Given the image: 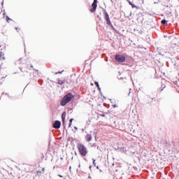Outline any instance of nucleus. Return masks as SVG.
<instances>
[{
  "mask_svg": "<svg viewBox=\"0 0 179 179\" xmlns=\"http://www.w3.org/2000/svg\"><path fill=\"white\" fill-rule=\"evenodd\" d=\"M65 117H66V112H63L62 114V121L63 122V125H65Z\"/></svg>",
  "mask_w": 179,
  "mask_h": 179,
  "instance_id": "423d86ee",
  "label": "nucleus"
},
{
  "mask_svg": "<svg viewBox=\"0 0 179 179\" xmlns=\"http://www.w3.org/2000/svg\"><path fill=\"white\" fill-rule=\"evenodd\" d=\"M6 22H7L8 23H9V20H12V19H10V18L9 17V16L6 15Z\"/></svg>",
  "mask_w": 179,
  "mask_h": 179,
  "instance_id": "2eb2a0df",
  "label": "nucleus"
},
{
  "mask_svg": "<svg viewBox=\"0 0 179 179\" xmlns=\"http://www.w3.org/2000/svg\"><path fill=\"white\" fill-rule=\"evenodd\" d=\"M73 98H75V95L72 94V93L69 92L66 94L60 101V106L63 107L66 106L69 101H71Z\"/></svg>",
  "mask_w": 179,
  "mask_h": 179,
  "instance_id": "f257e3e1",
  "label": "nucleus"
},
{
  "mask_svg": "<svg viewBox=\"0 0 179 179\" xmlns=\"http://www.w3.org/2000/svg\"><path fill=\"white\" fill-rule=\"evenodd\" d=\"M74 128H75V129L78 130V127H75Z\"/></svg>",
  "mask_w": 179,
  "mask_h": 179,
  "instance_id": "473e14b6",
  "label": "nucleus"
},
{
  "mask_svg": "<svg viewBox=\"0 0 179 179\" xmlns=\"http://www.w3.org/2000/svg\"><path fill=\"white\" fill-rule=\"evenodd\" d=\"M77 148L79 150L80 155L81 156L85 157L86 155H87V148L85 146V145L82 143H78L77 145Z\"/></svg>",
  "mask_w": 179,
  "mask_h": 179,
  "instance_id": "f03ea898",
  "label": "nucleus"
},
{
  "mask_svg": "<svg viewBox=\"0 0 179 179\" xmlns=\"http://www.w3.org/2000/svg\"><path fill=\"white\" fill-rule=\"evenodd\" d=\"M120 152H125V148H122L120 149Z\"/></svg>",
  "mask_w": 179,
  "mask_h": 179,
  "instance_id": "4be33fe9",
  "label": "nucleus"
},
{
  "mask_svg": "<svg viewBox=\"0 0 179 179\" xmlns=\"http://www.w3.org/2000/svg\"><path fill=\"white\" fill-rule=\"evenodd\" d=\"M78 167H80V164L78 165Z\"/></svg>",
  "mask_w": 179,
  "mask_h": 179,
  "instance_id": "37998d69",
  "label": "nucleus"
},
{
  "mask_svg": "<svg viewBox=\"0 0 179 179\" xmlns=\"http://www.w3.org/2000/svg\"><path fill=\"white\" fill-rule=\"evenodd\" d=\"M92 160H93V164L96 167V159H94V158H92Z\"/></svg>",
  "mask_w": 179,
  "mask_h": 179,
  "instance_id": "aec40b11",
  "label": "nucleus"
},
{
  "mask_svg": "<svg viewBox=\"0 0 179 179\" xmlns=\"http://www.w3.org/2000/svg\"><path fill=\"white\" fill-rule=\"evenodd\" d=\"M96 169L99 170V166H96Z\"/></svg>",
  "mask_w": 179,
  "mask_h": 179,
  "instance_id": "c9c22d12",
  "label": "nucleus"
},
{
  "mask_svg": "<svg viewBox=\"0 0 179 179\" xmlns=\"http://www.w3.org/2000/svg\"><path fill=\"white\" fill-rule=\"evenodd\" d=\"M63 179H66V178H64Z\"/></svg>",
  "mask_w": 179,
  "mask_h": 179,
  "instance_id": "5fc2aeb1",
  "label": "nucleus"
},
{
  "mask_svg": "<svg viewBox=\"0 0 179 179\" xmlns=\"http://www.w3.org/2000/svg\"><path fill=\"white\" fill-rule=\"evenodd\" d=\"M43 170H44V168H43Z\"/></svg>",
  "mask_w": 179,
  "mask_h": 179,
  "instance_id": "6e6d98bb",
  "label": "nucleus"
},
{
  "mask_svg": "<svg viewBox=\"0 0 179 179\" xmlns=\"http://www.w3.org/2000/svg\"><path fill=\"white\" fill-rule=\"evenodd\" d=\"M0 57L2 59H5V54L2 52H0Z\"/></svg>",
  "mask_w": 179,
  "mask_h": 179,
  "instance_id": "ddd939ff",
  "label": "nucleus"
},
{
  "mask_svg": "<svg viewBox=\"0 0 179 179\" xmlns=\"http://www.w3.org/2000/svg\"><path fill=\"white\" fill-rule=\"evenodd\" d=\"M73 118L70 119V120H69V127H72V122H73Z\"/></svg>",
  "mask_w": 179,
  "mask_h": 179,
  "instance_id": "4468645a",
  "label": "nucleus"
},
{
  "mask_svg": "<svg viewBox=\"0 0 179 179\" xmlns=\"http://www.w3.org/2000/svg\"><path fill=\"white\" fill-rule=\"evenodd\" d=\"M38 173H41V171H38Z\"/></svg>",
  "mask_w": 179,
  "mask_h": 179,
  "instance_id": "603ef678",
  "label": "nucleus"
},
{
  "mask_svg": "<svg viewBox=\"0 0 179 179\" xmlns=\"http://www.w3.org/2000/svg\"><path fill=\"white\" fill-rule=\"evenodd\" d=\"M99 115H100V117H106V115L104 113H102V114H101Z\"/></svg>",
  "mask_w": 179,
  "mask_h": 179,
  "instance_id": "393cba45",
  "label": "nucleus"
},
{
  "mask_svg": "<svg viewBox=\"0 0 179 179\" xmlns=\"http://www.w3.org/2000/svg\"><path fill=\"white\" fill-rule=\"evenodd\" d=\"M95 85L96 86V87H99L100 86V85L99 84V82L96 81L94 83Z\"/></svg>",
  "mask_w": 179,
  "mask_h": 179,
  "instance_id": "6ab92c4d",
  "label": "nucleus"
},
{
  "mask_svg": "<svg viewBox=\"0 0 179 179\" xmlns=\"http://www.w3.org/2000/svg\"><path fill=\"white\" fill-rule=\"evenodd\" d=\"M131 89L130 88V89H129V94H128V96H129V94H131Z\"/></svg>",
  "mask_w": 179,
  "mask_h": 179,
  "instance_id": "bb28decb",
  "label": "nucleus"
},
{
  "mask_svg": "<svg viewBox=\"0 0 179 179\" xmlns=\"http://www.w3.org/2000/svg\"><path fill=\"white\" fill-rule=\"evenodd\" d=\"M90 169H92V166H90Z\"/></svg>",
  "mask_w": 179,
  "mask_h": 179,
  "instance_id": "ea45409f",
  "label": "nucleus"
},
{
  "mask_svg": "<svg viewBox=\"0 0 179 179\" xmlns=\"http://www.w3.org/2000/svg\"><path fill=\"white\" fill-rule=\"evenodd\" d=\"M112 106L113 107V108H116L117 107H118V106H117L116 104L113 105Z\"/></svg>",
  "mask_w": 179,
  "mask_h": 179,
  "instance_id": "b1692460",
  "label": "nucleus"
},
{
  "mask_svg": "<svg viewBox=\"0 0 179 179\" xmlns=\"http://www.w3.org/2000/svg\"><path fill=\"white\" fill-rule=\"evenodd\" d=\"M103 99H106V96H103Z\"/></svg>",
  "mask_w": 179,
  "mask_h": 179,
  "instance_id": "a18cd8bd",
  "label": "nucleus"
},
{
  "mask_svg": "<svg viewBox=\"0 0 179 179\" xmlns=\"http://www.w3.org/2000/svg\"><path fill=\"white\" fill-rule=\"evenodd\" d=\"M160 1H162V0H158L157 2L155 1L154 3H158L159 2H160Z\"/></svg>",
  "mask_w": 179,
  "mask_h": 179,
  "instance_id": "c85d7f7f",
  "label": "nucleus"
},
{
  "mask_svg": "<svg viewBox=\"0 0 179 179\" xmlns=\"http://www.w3.org/2000/svg\"><path fill=\"white\" fill-rule=\"evenodd\" d=\"M98 87V90H99V92H101V88H100V85Z\"/></svg>",
  "mask_w": 179,
  "mask_h": 179,
  "instance_id": "a878e982",
  "label": "nucleus"
},
{
  "mask_svg": "<svg viewBox=\"0 0 179 179\" xmlns=\"http://www.w3.org/2000/svg\"><path fill=\"white\" fill-rule=\"evenodd\" d=\"M88 178H90V176H89Z\"/></svg>",
  "mask_w": 179,
  "mask_h": 179,
  "instance_id": "864d4df0",
  "label": "nucleus"
},
{
  "mask_svg": "<svg viewBox=\"0 0 179 179\" xmlns=\"http://www.w3.org/2000/svg\"><path fill=\"white\" fill-rule=\"evenodd\" d=\"M115 59L117 61V62H124L126 57L124 55H117Z\"/></svg>",
  "mask_w": 179,
  "mask_h": 179,
  "instance_id": "7ed1b4c3",
  "label": "nucleus"
},
{
  "mask_svg": "<svg viewBox=\"0 0 179 179\" xmlns=\"http://www.w3.org/2000/svg\"><path fill=\"white\" fill-rule=\"evenodd\" d=\"M97 149H99V146H97Z\"/></svg>",
  "mask_w": 179,
  "mask_h": 179,
  "instance_id": "8fccbe9b",
  "label": "nucleus"
},
{
  "mask_svg": "<svg viewBox=\"0 0 179 179\" xmlns=\"http://www.w3.org/2000/svg\"><path fill=\"white\" fill-rule=\"evenodd\" d=\"M57 83H58V85H64V83H65V81H64V80H61V79H58L57 80Z\"/></svg>",
  "mask_w": 179,
  "mask_h": 179,
  "instance_id": "9d476101",
  "label": "nucleus"
},
{
  "mask_svg": "<svg viewBox=\"0 0 179 179\" xmlns=\"http://www.w3.org/2000/svg\"><path fill=\"white\" fill-rule=\"evenodd\" d=\"M53 169H55V166H54Z\"/></svg>",
  "mask_w": 179,
  "mask_h": 179,
  "instance_id": "3c124183",
  "label": "nucleus"
},
{
  "mask_svg": "<svg viewBox=\"0 0 179 179\" xmlns=\"http://www.w3.org/2000/svg\"><path fill=\"white\" fill-rule=\"evenodd\" d=\"M64 72V71H59V72H56L55 73V75H58V73H62Z\"/></svg>",
  "mask_w": 179,
  "mask_h": 179,
  "instance_id": "412c9836",
  "label": "nucleus"
},
{
  "mask_svg": "<svg viewBox=\"0 0 179 179\" xmlns=\"http://www.w3.org/2000/svg\"><path fill=\"white\" fill-rule=\"evenodd\" d=\"M34 71H35V72H37V73H38V70H37V69H35Z\"/></svg>",
  "mask_w": 179,
  "mask_h": 179,
  "instance_id": "2f4dec72",
  "label": "nucleus"
},
{
  "mask_svg": "<svg viewBox=\"0 0 179 179\" xmlns=\"http://www.w3.org/2000/svg\"><path fill=\"white\" fill-rule=\"evenodd\" d=\"M1 5H3V2L1 3Z\"/></svg>",
  "mask_w": 179,
  "mask_h": 179,
  "instance_id": "a19ab883",
  "label": "nucleus"
},
{
  "mask_svg": "<svg viewBox=\"0 0 179 179\" xmlns=\"http://www.w3.org/2000/svg\"><path fill=\"white\" fill-rule=\"evenodd\" d=\"M18 29H19V28L16 27V28H15V30H18Z\"/></svg>",
  "mask_w": 179,
  "mask_h": 179,
  "instance_id": "f704fd0d",
  "label": "nucleus"
},
{
  "mask_svg": "<svg viewBox=\"0 0 179 179\" xmlns=\"http://www.w3.org/2000/svg\"><path fill=\"white\" fill-rule=\"evenodd\" d=\"M100 173H101V171H103L101 169L99 170Z\"/></svg>",
  "mask_w": 179,
  "mask_h": 179,
  "instance_id": "e433bc0d",
  "label": "nucleus"
},
{
  "mask_svg": "<svg viewBox=\"0 0 179 179\" xmlns=\"http://www.w3.org/2000/svg\"><path fill=\"white\" fill-rule=\"evenodd\" d=\"M92 7V8L90 10V12H91V13H94L97 9V0H94Z\"/></svg>",
  "mask_w": 179,
  "mask_h": 179,
  "instance_id": "20e7f679",
  "label": "nucleus"
},
{
  "mask_svg": "<svg viewBox=\"0 0 179 179\" xmlns=\"http://www.w3.org/2000/svg\"><path fill=\"white\" fill-rule=\"evenodd\" d=\"M5 78V77H2V79H4Z\"/></svg>",
  "mask_w": 179,
  "mask_h": 179,
  "instance_id": "79ce46f5",
  "label": "nucleus"
},
{
  "mask_svg": "<svg viewBox=\"0 0 179 179\" xmlns=\"http://www.w3.org/2000/svg\"><path fill=\"white\" fill-rule=\"evenodd\" d=\"M166 6V8H169V6Z\"/></svg>",
  "mask_w": 179,
  "mask_h": 179,
  "instance_id": "c03bdc74",
  "label": "nucleus"
},
{
  "mask_svg": "<svg viewBox=\"0 0 179 179\" xmlns=\"http://www.w3.org/2000/svg\"><path fill=\"white\" fill-rule=\"evenodd\" d=\"M69 170L71 171V170H72V166H69Z\"/></svg>",
  "mask_w": 179,
  "mask_h": 179,
  "instance_id": "7c9ffc66",
  "label": "nucleus"
},
{
  "mask_svg": "<svg viewBox=\"0 0 179 179\" xmlns=\"http://www.w3.org/2000/svg\"><path fill=\"white\" fill-rule=\"evenodd\" d=\"M127 1L129 3V5H132V1H131L129 0H127Z\"/></svg>",
  "mask_w": 179,
  "mask_h": 179,
  "instance_id": "5701e85b",
  "label": "nucleus"
},
{
  "mask_svg": "<svg viewBox=\"0 0 179 179\" xmlns=\"http://www.w3.org/2000/svg\"><path fill=\"white\" fill-rule=\"evenodd\" d=\"M106 21V24H108V26H111V20H110V18H108L106 20H105Z\"/></svg>",
  "mask_w": 179,
  "mask_h": 179,
  "instance_id": "9b49d317",
  "label": "nucleus"
},
{
  "mask_svg": "<svg viewBox=\"0 0 179 179\" xmlns=\"http://www.w3.org/2000/svg\"><path fill=\"white\" fill-rule=\"evenodd\" d=\"M84 160H85V161H86V158H85V159H84Z\"/></svg>",
  "mask_w": 179,
  "mask_h": 179,
  "instance_id": "09e8293b",
  "label": "nucleus"
},
{
  "mask_svg": "<svg viewBox=\"0 0 179 179\" xmlns=\"http://www.w3.org/2000/svg\"><path fill=\"white\" fill-rule=\"evenodd\" d=\"M111 27V28L113 29V30L115 31V33H117V34H120V31L117 29H115V28L114 27V26H113V24H111V25H109Z\"/></svg>",
  "mask_w": 179,
  "mask_h": 179,
  "instance_id": "1a4fd4ad",
  "label": "nucleus"
},
{
  "mask_svg": "<svg viewBox=\"0 0 179 179\" xmlns=\"http://www.w3.org/2000/svg\"><path fill=\"white\" fill-rule=\"evenodd\" d=\"M166 87V85H162L161 87V92H163V89Z\"/></svg>",
  "mask_w": 179,
  "mask_h": 179,
  "instance_id": "a211bd4d",
  "label": "nucleus"
},
{
  "mask_svg": "<svg viewBox=\"0 0 179 179\" xmlns=\"http://www.w3.org/2000/svg\"><path fill=\"white\" fill-rule=\"evenodd\" d=\"M60 159H61V160H63L64 158L61 157Z\"/></svg>",
  "mask_w": 179,
  "mask_h": 179,
  "instance_id": "58836bf2",
  "label": "nucleus"
},
{
  "mask_svg": "<svg viewBox=\"0 0 179 179\" xmlns=\"http://www.w3.org/2000/svg\"><path fill=\"white\" fill-rule=\"evenodd\" d=\"M20 61H22V59H20L18 61H17V62H15V65H17V64H21L20 62Z\"/></svg>",
  "mask_w": 179,
  "mask_h": 179,
  "instance_id": "f3484780",
  "label": "nucleus"
},
{
  "mask_svg": "<svg viewBox=\"0 0 179 179\" xmlns=\"http://www.w3.org/2000/svg\"><path fill=\"white\" fill-rule=\"evenodd\" d=\"M97 17L99 19V20H101V17H100L99 15H97Z\"/></svg>",
  "mask_w": 179,
  "mask_h": 179,
  "instance_id": "c756f323",
  "label": "nucleus"
},
{
  "mask_svg": "<svg viewBox=\"0 0 179 179\" xmlns=\"http://www.w3.org/2000/svg\"><path fill=\"white\" fill-rule=\"evenodd\" d=\"M109 100H110V101H111V100H112V99H110Z\"/></svg>",
  "mask_w": 179,
  "mask_h": 179,
  "instance_id": "49530a36",
  "label": "nucleus"
},
{
  "mask_svg": "<svg viewBox=\"0 0 179 179\" xmlns=\"http://www.w3.org/2000/svg\"><path fill=\"white\" fill-rule=\"evenodd\" d=\"M22 68H23V67H22V66H20V69L22 71Z\"/></svg>",
  "mask_w": 179,
  "mask_h": 179,
  "instance_id": "72a5a7b5",
  "label": "nucleus"
},
{
  "mask_svg": "<svg viewBox=\"0 0 179 179\" xmlns=\"http://www.w3.org/2000/svg\"><path fill=\"white\" fill-rule=\"evenodd\" d=\"M85 141L87 142H90V141H92V134H87L85 136Z\"/></svg>",
  "mask_w": 179,
  "mask_h": 179,
  "instance_id": "0eeeda50",
  "label": "nucleus"
},
{
  "mask_svg": "<svg viewBox=\"0 0 179 179\" xmlns=\"http://www.w3.org/2000/svg\"><path fill=\"white\" fill-rule=\"evenodd\" d=\"M103 15H104V19L105 20L106 19H109L110 16L108 15V13H107V11H106V10L103 9Z\"/></svg>",
  "mask_w": 179,
  "mask_h": 179,
  "instance_id": "6e6552de",
  "label": "nucleus"
},
{
  "mask_svg": "<svg viewBox=\"0 0 179 179\" xmlns=\"http://www.w3.org/2000/svg\"><path fill=\"white\" fill-rule=\"evenodd\" d=\"M58 176V177H60L61 178H62V177H64L62 175H57Z\"/></svg>",
  "mask_w": 179,
  "mask_h": 179,
  "instance_id": "cd10ccee",
  "label": "nucleus"
},
{
  "mask_svg": "<svg viewBox=\"0 0 179 179\" xmlns=\"http://www.w3.org/2000/svg\"><path fill=\"white\" fill-rule=\"evenodd\" d=\"M131 5V8H136V9H139V8L138 7V6H135V4H134V3H131V4H130Z\"/></svg>",
  "mask_w": 179,
  "mask_h": 179,
  "instance_id": "dca6fc26",
  "label": "nucleus"
},
{
  "mask_svg": "<svg viewBox=\"0 0 179 179\" xmlns=\"http://www.w3.org/2000/svg\"><path fill=\"white\" fill-rule=\"evenodd\" d=\"M94 134H96V131H94Z\"/></svg>",
  "mask_w": 179,
  "mask_h": 179,
  "instance_id": "de8ad7c7",
  "label": "nucleus"
},
{
  "mask_svg": "<svg viewBox=\"0 0 179 179\" xmlns=\"http://www.w3.org/2000/svg\"><path fill=\"white\" fill-rule=\"evenodd\" d=\"M31 68H33V65L31 64Z\"/></svg>",
  "mask_w": 179,
  "mask_h": 179,
  "instance_id": "4c0bfd02",
  "label": "nucleus"
},
{
  "mask_svg": "<svg viewBox=\"0 0 179 179\" xmlns=\"http://www.w3.org/2000/svg\"><path fill=\"white\" fill-rule=\"evenodd\" d=\"M161 23H162V24H164V26H166V24H167V20H166L165 19H164V20H162L161 21Z\"/></svg>",
  "mask_w": 179,
  "mask_h": 179,
  "instance_id": "f8f14e48",
  "label": "nucleus"
},
{
  "mask_svg": "<svg viewBox=\"0 0 179 179\" xmlns=\"http://www.w3.org/2000/svg\"><path fill=\"white\" fill-rule=\"evenodd\" d=\"M53 128H55V129H59L61 128V121L55 120L53 124Z\"/></svg>",
  "mask_w": 179,
  "mask_h": 179,
  "instance_id": "39448f33",
  "label": "nucleus"
}]
</instances>
